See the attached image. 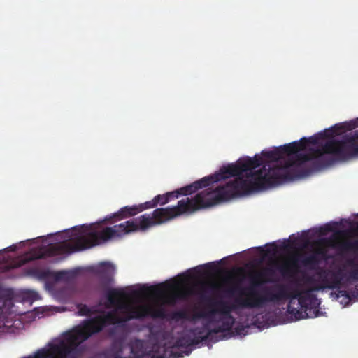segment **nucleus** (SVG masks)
<instances>
[{
    "label": "nucleus",
    "instance_id": "nucleus-6",
    "mask_svg": "<svg viewBox=\"0 0 358 358\" xmlns=\"http://www.w3.org/2000/svg\"><path fill=\"white\" fill-rule=\"evenodd\" d=\"M210 306L212 307V308L207 313H196L194 315L192 320H194L196 317L208 319L210 323H213L216 322L213 319L214 315L219 313L221 315V317H230L232 316L231 315V312L235 308L234 306H229L224 301H211L210 303Z\"/></svg>",
    "mask_w": 358,
    "mask_h": 358
},
{
    "label": "nucleus",
    "instance_id": "nucleus-13",
    "mask_svg": "<svg viewBox=\"0 0 358 358\" xmlns=\"http://www.w3.org/2000/svg\"><path fill=\"white\" fill-rule=\"evenodd\" d=\"M169 287V285L164 282L157 285L144 287L141 290V292L142 294L161 296L165 294Z\"/></svg>",
    "mask_w": 358,
    "mask_h": 358
},
{
    "label": "nucleus",
    "instance_id": "nucleus-7",
    "mask_svg": "<svg viewBox=\"0 0 358 358\" xmlns=\"http://www.w3.org/2000/svg\"><path fill=\"white\" fill-rule=\"evenodd\" d=\"M256 156H258L259 157H260V162H259V164L255 167H253V168H250L249 169H247L244 171H243L239 176H237L238 177L236 178H243L244 180L247 179L248 177L250 176V174L251 173H252L253 171H251L252 169H255V168H257L259 166H260L263 162H264V159H263V157H265L266 159L271 161V162H277L280 159H282V155H281V153H280V151L279 150V148H275L274 150H270V151H265V150H263L262 152V156L259 155H255L252 158V157H247L244 159H239L236 162V164H238V162H243L245 160H246L248 158H250V159H255V157Z\"/></svg>",
    "mask_w": 358,
    "mask_h": 358
},
{
    "label": "nucleus",
    "instance_id": "nucleus-16",
    "mask_svg": "<svg viewBox=\"0 0 358 358\" xmlns=\"http://www.w3.org/2000/svg\"><path fill=\"white\" fill-rule=\"evenodd\" d=\"M178 192H170L164 194H159L155 196L157 204L164 205L170 201L171 199L178 198Z\"/></svg>",
    "mask_w": 358,
    "mask_h": 358
},
{
    "label": "nucleus",
    "instance_id": "nucleus-18",
    "mask_svg": "<svg viewBox=\"0 0 358 358\" xmlns=\"http://www.w3.org/2000/svg\"><path fill=\"white\" fill-rule=\"evenodd\" d=\"M339 248L343 251H356L358 250V241H344L340 243Z\"/></svg>",
    "mask_w": 358,
    "mask_h": 358
},
{
    "label": "nucleus",
    "instance_id": "nucleus-31",
    "mask_svg": "<svg viewBox=\"0 0 358 358\" xmlns=\"http://www.w3.org/2000/svg\"><path fill=\"white\" fill-rule=\"evenodd\" d=\"M345 231H341V230H339V231H336V234H337L338 235H340V236L344 235V234H345Z\"/></svg>",
    "mask_w": 358,
    "mask_h": 358
},
{
    "label": "nucleus",
    "instance_id": "nucleus-22",
    "mask_svg": "<svg viewBox=\"0 0 358 358\" xmlns=\"http://www.w3.org/2000/svg\"><path fill=\"white\" fill-rule=\"evenodd\" d=\"M76 308L79 315L90 316L93 313L92 309L85 304L78 303Z\"/></svg>",
    "mask_w": 358,
    "mask_h": 358
},
{
    "label": "nucleus",
    "instance_id": "nucleus-4",
    "mask_svg": "<svg viewBox=\"0 0 358 358\" xmlns=\"http://www.w3.org/2000/svg\"><path fill=\"white\" fill-rule=\"evenodd\" d=\"M355 127H358V118L350 122L336 124L331 128L325 129L323 132H320L308 138H306V140L302 143L303 145V150L306 149L308 144L316 145L322 139L334 138L336 135L341 134L345 131L351 130Z\"/></svg>",
    "mask_w": 358,
    "mask_h": 358
},
{
    "label": "nucleus",
    "instance_id": "nucleus-27",
    "mask_svg": "<svg viewBox=\"0 0 358 358\" xmlns=\"http://www.w3.org/2000/svg\"><path fill=\"white\" fill-rule=\"evenodd\" d=\"M322 229L324 231L323 234H326L327 232L333 231L334 230V228L331 225H329V224L324 225L322 228Z\"/></svg>",
    "mask_w": 358,
    "mask_h": 358
},
{
    "label": "nucleus",
    "instance_id": "nucleus-5",
    "mask_svg": "<svg viewBox=\"0 0 358 358\" xmlns=\"http://www.w3.org/2000/svg\"><path fill=\"white\" fill-rule=\"evenodd\" d=\"M317 275L321 285L309 289L311 294L312 291H319L325 288L334 289L338 287L341 283L342 274L341 271H334L329 269L320 268Z\"/></svg>",
    "mask_w": 358,
    "mask_h": 358
},
{
    "label": "nucleus",
    "instance_id": "nucleus-10",
    "mask_svg": "<svg viewBox=\"0 0 358 358\" xmlns=\"http://www.w3.org/2000/svg\"><path fill=\"white\" fill-rule=\"evenodd\" d=\"M275 274V271L271 267H266L261 271H255L250 275L251 284H255V289L258 287L262 283L271 282L268 277L273 276Z\"/></svg>",
    "mask_w": 358,
    "mask_h": 358
},
{
    "label": "nucleus",
    "instance_id": "nucleus-20",
    "mask_svg": "<svg viewBox=\"0 0 358 358\" xmlns=\"http://www.w3.org/2000/svg\"><path fill=\"white\" fill-rule=\"evenodd\" d=\"M175 345L176 347H188V346H192L195 345L192 338H190L189 336L185 335L183 336H181L178 338L176 341Z\"/></svg>",
    "mask_w": 358,
    "mask_h": 358
},
{
    "label": "nucleus",
    "instance_id": "nucleus-1",
    "mask_svg": "<svg viewBox=\"0 0 358 358\" xmlns=\"http://www.w3.org/2000/svg\"><path fill=\"white\" fill-rule=\"evenodd\" d=\"M358 131L353 135H345L342 139H331L327 141L321 148L312 149L310 153H300L303 150L302 143L306 137L300 141H294L279 148L282 157L289 156L284 164L271 166L264 164L262 169L250 174L247 179L238 178L220 186L214 189L207 188L198 193L194 198H185L180 200L177 206L155 209L148 214V229L163 224L184 213H192L195 211L213 206L220 201L250 194L255 191L265 189L285 182L302 178L308 174L307 171L301 169V165L311 161L313 170L317 171L329 166L334 163L331 157L324 154L333 155L342 161L358 157Z\"/></svg>",
    "mask_w": 358,
    "mask_h": 358
},
{
    "label": "nucleus",
    "instance_id": "nucleus-26",
    "mask_svg": "<svg viewBox=\"0 0 358 358\" xmlns=\"http://www.w3.org/2000/svg\"><path fill=\"white\" fill-rule=\"evenodd\" d=\"M350 278L358 280V267L353 268L352 271L350 272Z\"/></svg>",
    "mask_w": 358,
    "mask_h": 358
},
{
    "label": "nucleus",
    "instance_id": "nucleus-8",
    "mask_svg": "<svg viewBox=\"0 0 358 358\" xmlns=\"http://www.w3.org/2000/svg\"><path fill=\"white\" fill-rule=\"evenodd\" d=\"M115 272V266L110 262H101L94 269V273L99 277L104 285H110Z\"/></svg>",
    "mask_w": 358,
    "mask_h": 358
},
{
    "label": "nucleus",
    "instance_id": "nucleus-19",
    "mask_svg": "<svg viewBox=\"0 0 358 358\" xmlns=\"http://www.w3.org/2000/svg\"><path fill=\"white\" fill-rule=\"evenodd\" d=\"M193 317H194V315H192V317H191L189 318L188 317L187 313L185 310H182L173 311L170 314V318L172 320H175V321H179L181 320H187L194 321L198 319L196 317L194 320H192Z\"/></svg>",
    "mask_w": 358,
    "mask_h": 358
},
{
    "label": "nucleus",
    "instance_id": "nucleus-28",
    "mask_svg": "<svg viewBox=\"0 0 358 358\" xmlns=\"http://www.w3.org/2000/svg\"><path fill=\"white\" fill-rule=\"evenodd\" d=\"M277 252V246L273 243L271 245V248H268L266 250L267 253H273L275 254Z\"/></svg>",
    "mask_w": 358,
    "mask_h": 358
},
{
    "label": "nucleus",
    "instance_id": "nucleus-24",
    "mask_svg": "<svg viewBox=\"0 0 358 358\" xmlns=\"http://www.w3.org/2000/svg\"><path fill=\"white\" fill-rule=\"evenodd\" d=\"M124 209L127 210V215L129 217H133L142 212V208H139L138 205L127 206L124 207Z\"/></svg>",
    "mask_w": 358,
    "mask_h": 358
},
{
    "label": "nucleus",
    "instance_id": "nucleus-32",
    "mask_svg": "<svg viewBox=\"0 0 358 358\" xmlns=\"http://www.w3.org/2000/svg\"><path fill=\"white\" fill-rule=\"evenodd\" d=\"M205 266H206V267H210V263L206 264H205Z\"/></svg>",
    "mask_w": 358,
    "mask_h": 358
},
{
    "label": "nucleus",
    "instance_id": "nucleus-9",
    "mask_svg": "<svg viewBox=\"0 0 358 358\" xmlns=\"http://www.w3.org/2000/svg\"><path fill=\"white\" fill-rule=\"evenodd\" d=\"M209 324L210 322H208V323L204 324L201 327H197L189 330L193 336L192 339L195 345L203 341L210 340L212 335L214 334L211 329H209Z\"/></svg>",
    "mask_w": 358,
    "mask_h": 358
},
{
    "label": "nucleus",
    "instance_id": "nucleus-29",
    "mask_svg": "<svg viewBox=\"0 0 358 358\" xmlns=\"http://www.w3.org/2000/svg\"><path fill=\"white\" fill-rule=\"evenodd\" d=\"M171 358H182L183 357L182 352H173V351L171 353Z\"/></svg>",
    "mask_w": 358,
    "mask_h": 358
},
{
    "label": "nucleus",
    "instance_id": "nucleus-11",
    "mask_svg": "<svg viewBox=\"0 0 358 358\" xmlns=\"http://www.w3.org/2000/svg\"><path fill=\"white\" fill-rule=\"evenodd\" d=\"M275 274V271L271 267H266L261 271H255L250 275L251 284H255V289L258 287L262 283L271 282L268 277L273 276Z\"/></svg>",
    "mask_w": 358,
    "mask_h": 358
},
{
    "label": "nucleus",
    "instance_id": "nucleus-21",
    "mask_svg": "<svg viewBox=\"0 0 358 358\" xmlns=\"http://www.w3.org/2000/svg\"><path fill=\"white\" fill-rule=\"evenodd\" d=\"M55 272L48 269L36 270L35 275L40 280L54 279Z\"/></svg>",
    "mask_w": 358,
    "mask_h": 358
},
{
    "label": "nucleus",
    "instance_id": "nucleus-3",
    "mask_svg": "<svg viewBox=\"0 0 358 358\" xmlns=\"http://www.w3.org/2000/svg\"><path fill=\"white\" fill-rule=\"evenodd\" d=\"M259 159L260 157L256 156L252 159L248 158L243 162H238V164H231L227 166H223L219 172L204 177L189 185L176 190V192H178V196L180 195H189L199 189L206 187L220 180L227 179L231 176H239L243 171L258 166L260 162Z\"/></svg>",
    "mask_w": 358,
    "mask_h": 358
},
{
    "label": "nucleus",
    "instance_id": "nucleus-17",
    "mask_svg": "<svg viewBox=\"0 0 358 358\" xmlns=\"http://www.w3.org/2000/svg\"><path fill=\"white\" fill-rule=\"evenodd\" d=\"M296 262H297V259L294 258L292 261V264H285L281 265L278 267V270L280 271V272L281 273V274L282 275L291 276L294 273L293 268L297 267Z\"/></svg>",
    "mask_w": 358,
    "mask_h": 358
},
{
    "label": "nucleus",
    "instance_id": "nucleus-15",
    "mask_svg": "<svg viewBox=\"0 0 358 358\" xmlns=\"http://www.w3.org/2000/svg\"><path fill=\"white\" fill-rule=\"evenodd\" d=\"M77 274L76 271H60L55 272L54 279L57 281H69L75 278Z\"/></svg>",
    "mask_w": 358,
    "mask_h": 358
},
{
    "label": "nucleus",
    "instance_id": "nucleus-30",
    "mask_svg": "<svg viewBox=\"0 0 358 358\" xmlns=\"http://www.w3.org/2000/svg\"><path fill=\"white\" fill-rule=\"evenodd\" d=\"M347 263H348V266H352V267H353V268H356V267H357V264L355 263V260H354V259H349V260H348Z\"/></svg>",
    "mask_w": 358,
    "mask_h": 358
},
{
    "label": "nucleus",
    "instance_id": "nucleus-12",
    "mask_svg": "<svg viewBox=\"0 0 358 358\" xmlns=\"http://www.w3.org/2000/svg\"><path fill=\"white\" fill-rule=\"evenodd\" d=\"M324 255L325 251L320 248L316 250L313 253L304 257L301 262L303 266L314 269L320 262V256L324 257Z\"/></svg>",
    "mask_w": 358,
    "mask_h": 358
},
{
    "label": "nucleus",
    "instance_id": "nucleus-25",
    "mask_svg": "<svg viewBox=\"0 0 358 358\" xmlns=\"http://www.w3.org/2000/svg\"><path fill=\"white\" fill-rule=\"evenodd\" d=\"M157 206V204L156 203L155 198L150 201H147V202H145L143 203L138 205L139 208H142V211H143L146 209L155 208Z\"/></svg>",
    "mask_w": 358,
    "mask_h": 358
},
{
    "label": "nucleus",
    "instance_id": "nucleus-33",
    "mask_svg": "<svg viewBox=\"0 0 358 358\" xmlns=\"http://www.w3.org/2000/svg\"><path fill=\"white\" fill-rule=\"evenodd\" d=\"M357 134H358V133H357Z\"/></svg>",
    "mask_w": 358,
    "mask_h": 358
},
{
    "label": "nucleus",
    "instance_id": "nucleus-23",
    "mask_svg": "<svg viewBox=\"0 0 358 358\" xmlns=\"http://www.w3.org/2000/svg\"><path fill=\"white\" fill-rule=\"evenodd\" d=\"M130 217L127 213V210L124 209V207L121 208L117 213L113 214L109 218H106L107 220H110L112 218H115L117 220H121L126 218Z\"/></svg>",
    "mask_w": 358,
    "mask_h": 358
},
{
    "label": "nucleus",
    "instance_id": "nucleus-14",
    "mask_svg": "<svg viewBox=\"0 0 358 358\" xmlns=\"http://www.w3.org/2000/svg\"><path fill=\"white\" fill-rule=\"evenodd\" d=\"M217 322L221 323L220 325L211 329L214 334L231 331L234 323V318L233 316L220 317Z\"/></svg>",
    "mask_w": 358,
    "mask_h": 358
},
{
    "label": "nucleus",
    "instance_id": "nucleus-2",
    "mask_svg": "<svg viewBox=\"0 0 358 358\" xmlns=\"http://www.w3.org/2000/svg\"><path fill=\"white\" fill-rule=\"evenodd\" d=\"M255 284L245 288L234 286L229 292L234 293L236 291L241 295L246 296L245 299H237L236 302L243 308H254L262 307L268 302H279L290 299L287 305V312L294 315L296 320L313 318L319 315L317 297L310 293V290L301 291L295 289L288 293L285 286L276 285L274 287H265L260 294L255 289Z\"/></svg>",
    "mask_w": 358,
    "mask_h": 358
}]
</instances>
